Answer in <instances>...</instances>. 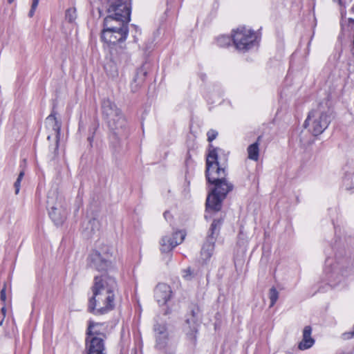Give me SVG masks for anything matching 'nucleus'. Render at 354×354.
Here are the masks:
<instances>
[{
    "label": "nucleus",
    "mask_w": 354,
    "mask_h": 354,
    "mask_svg": "<svg viewBox=\"0 0 354 354\" xmlns=\"http://www.w3.org/2000/svg\"><path fill=\"white\" fill-rule=\"evenodd\" d=\"M227 156L218 147L209 145L206 158L205 178L211 186L207 200L206 209L218 212L221 209L222 202L227 194L234 189L232 183L226 178Z\"/></svg>",
    "instance_id": "obj_1"
},
{
    "label": "nucleus",
    "mask_w": 354,
    "mask_h": 354,
    "mask_svg": "<svg viewBox=\"0 0 354 354\" xmlns=\"http://www.w3.org/2000/svg\"><path fill=\"white\" fill-rule=\"evenodd\" d=\"M101 110L110 131V146L114 153H118L122 149L123 141L129 136L127 122L121 110L109 98L102 100Z\"/></svg>",
    "instance_id": "obj_2"
},
{
    "label": "nucleus",
    "mask_w": 354,
    "mask_h": 354,
    "mask_svg": "<svg viewBox=\"0 0 354 354\" xmlns=\"http://www.w3.org/2000/svg\"><path fill=\"white\" fill-rule=\"evenodd\" d=\"M333 120V110L327 103H320L309 112L304 127H309V131L315 136L322 134Z\"/></svg>",
    "instance_id": "obj_3"
},
{
    "label": "nucleus",
    "mask_w": 354,
    "mask_h": 354,
    "mask_svg": "<svg viewBox=\"0 0 354 354\" xmlns=\"http://www.w3.org/2000/svg\"><path fill=\"white\" fill-rule=\"evenodd\" d=\"M118 284L115 279L107 274L97 275L94 277L93 286L91 288L93 295L90 298V308L91 310H94V306H97V296L105 292L107 297L105 300L109 304V307H111L110 304L113 299V292L117 290Z\"/></svg>",
    "instance_id": "obj_4"
},
{
    "label": "nucleus",
    "mask_w": 354,
    "mask_h": 354,
    "mask_svg": "<svg viewBox=\"0 0 354 354\" xmlns=\"http://www.w3.org/2000/svg\"><path fill=\"white\" fill-rule=\"evenodd\" d=\"M115 257L113 249L110 246H104L99 250L91 252L87 258V266L98 272H107L115 269Z\"/></svg>",
    "instance_id": "obj_5"
},
{
    "label": "nucleus",
    "mask_w": 354,
    "mask_h": 354,
    "mask_svg": "<svg viewBox=\"0 0 354 354\" xmlns=\"http://www.w3.org/2000/svg\"><path fill=\"white\" fill-rule=\"evenodd\" d=\"M111 21L110 18L104 20L100 36L102 41L109 46L124 41L129 32L128 26L120 23L118 26H114Z\"/></svg>",
    "instance_id": "obj_6"
},
{
    "label": "nucleus",
    "mask_w": 354,
    "mask_h": 354,
    "mask_svg": "<svg viewBox=\"0 0 354 354\" xmlns=\"http://www.w3.org/2000/svg\"><path fill=\"white\" fill-rule=\"evenodd\" d=\"M198 309L192 308L191 314L187 317L183 326V332L185 335L186 346L189 354H194L197 345V334L198 324L197 323V315Z\"/></svg>",
    "instance_id": "obj_7"
},
{
    "label": "nucleus",
    "mask_w": 354,
    "mask_h": 354,
    "mask_svg": "<svg viewBox=\"0 0 354 354\" xmlns=\"http://www.w3.org/2000/svg\"><path fill=\"white\" fill-rule=\"evenodd\" d=\"M223 221L221 219H214L208 230L205 242L201 250V258L203 261L209 260L214 250V243L219 234Z\"/></svg>",
    "instance_id": "obj_8"
},
{
    "label": "nucleus",
    "mask_w": 354,
    "mask_h": 354,
    "mask_svg": "<svg viewBox=\"0 0 354 354\" xmlns=\"http://www.w3.org/2000/svg\"><path fill=\"white\" fill-rule=\"evenodd\" d=\"M46 203L48 214L53 222L56 225H62L66 218V212L61 202L57 201L55 192L48 193Z\"/></svg>",
    "instance_id": "obj_9"
},
{
    "label": "nucleus",
    "mask_w": 354,
    "mask_h": 354,
    "mask_svg": "<svg viewBox=\"0 0 354 354\" xmlns=\"http://www.w3.org/2000/svg\"><path fill=\"white\" fill-rule=\"evenodd\" d=\"M233 32L232 41L237 49L248 50L254 46L256 35L253 30L241 27Z\"/></svg>",
    "instance_id": "obj_10"
},
{
    "label": "nucleus",
    "mask_w": 354,
    "mask_h": 354,
    "mask_svg": "<svg viewBox=\"0 0 354 354\" xmlns=\"http://www.w3.org/2000/svg\"><path fill=\"white\" fill-rule=\"evenodd\" d=\"M107 16L120 17L130 20V7L123 0H107Z\"/></svg>",
    "instance_id": "obj_11"
},
{
    "label": "nucleus",
    "mask_w": 354,
    "mask_h": 354,
    "mask_svg": "<svg viewBox=\"0 0 354 354\" xmlns=\"http://www.w3.org/2000/svg\"><path fill=\"white\" fill-rule=\"evenodd\" d=\"M107 297V294L105 292L102 293V295H100L97 296V306H94V310H91L90 308V299L88 300V311L91 313H93L95 315H104L109 311L112 310L115 308V292H113V299L112 301L110 303L111 304V307H109V304L106 302V298Z\"/></svg>",
    "instance_id": "obj_12"
},
{
    "label": "nucleus",
    "mask_w": 354,
    "mask_h": 354,
    "mask_svg": "<svg viewBox=\"0 0 354 354\" xmlns=\"http://www.w3.org/2000/svg\"><path fill=\"white\" fill-rule=\"evenodd\" d=\"M185 238L182 232H176L171 236H165L160 241V250L162 252H169L176 245L180 244Z\"/></svg>",
    "instance_id": "obj_13"
},
{
    "label": "nucleus",
    "mask_w": 354,
    "mask_h": 354,
    "mask_svg": "<svg viewBox=\"0 0 354 354\" xmlns=\"http://www.w3.org/2000/svg\"><path fill=\"white\" fill-rule=\"evenodd\" d=\"M83 354H106L105 341L98 337L85 338V348Z\"/></svg>",
    "instance_id": "obj_14"
},
{
    "label": "nucleus",
    "mask_w": 354,
    "mask_h": 354,
    "mask_svg": "<svg viewBox=\"0 0 354 354\" xmlns=\"http://www.w3.org/2000/svg\"><path fill=\"white\" fill-rule=\"evenodd\" d=\"M98 337L105 341L107 338L106 326L104 323L95 322L92 320L88 322V327L86 331V338Z\"/></svg>",
    "instance_id": "obj_15"
},
{
    "label": "nucleus",
    "mask_w": 354,
    "mask_h": 354,
    "mask_svg": "<svg viewBox=\"0 0 354 354\" xmlns=\"http://www.w3.org/2000/svg\"><path fill=\"white\" fill-rule=\"evenodd\" d=\"M171 290L166 283H158L154 289V298L160 306L165 305L171 297Z\"/></svg>",
    "instance_id": "obj_16"
},
{
    "label": "nucleus",
    "mask_w": 354,
    "mask_h": 354,
    "mask_svg": "<svg viewBox=\"0 0 354 354\" xmlns=\"http://www.w3.org/2000/svg\"><path fill=\"white\" fill-rule=\"evenodd\" d=\"M156 339V346L161 349L165 347L168 339V333L165 324L156 323L153 326Z\"/></svg>",
    "instance_id": "obj_17"
},
{
    "label": "nucleus",
    "mask_w": 354,
    "mask_h": 354,
    "mask_svg": "<svg viewBox=\"0 0 354 354\" xmlns=\"http://www.w3.org/2000/svg\"><path fill=\"white\" fill-rule=\"evenodd\" d=\"M111 54L113 62L118 64H127L131 59V53L121 46L116 47Z\"/></svg>",
    "instance_id": "obj_18"
},
{
    "label": "nucleus",
    "mask_w": 354,
    "mask_h": 354,
    "mask_svg": "<svg viewBox=\"0 0 354 354\" xmlns=\"http://www.w3.org/2000/svg\"><path fill=\"white\" fill-rule=\"evenodd\" d=\"M312 328L310 326H306L303 330L302 340L299 342L298 348L304 351L311 348L315 344V339L311 337Z\"/></svg>",
    "instance_id": "obj_19"
},
{
    "label": "nucleus",
    "mask_w": 354,
    "mask_h": 354,
    "mask_svg": "<svg viewBox=\"0 0 354 354\" xmlns=\"http://www.w3.org/2000/svg\"><path fill=\"white\" fill-rule=\"evenodd\" d=\"M147 72L144 67L139 68L133 78L132 82L131 83V88L132 92L138 91L141 84L144 82L147 76Z\"/></svg>",
    "instance_id": "obj_20"
},
{
    "label": "nucleus",
    "mask_w": 354,
    "mask_h": 354,
    "mask_svg": "<svg viewBox=\"0 0 354 354\" xmlns=\"http://www.w3.org/2000/svg\"><path fill=\"white\" fill-rule=\"evenodd\" d=\"M55 115L56 113L55 111H53L52 113L47 117L46 122L52 126V129L55 132V136H57V138H58L60 137L61 123L57 120Z\"/></svg>",
    "instance_id": "obj_21"
},
{
    "label": "nucleus",
    "mask_w": 354,
    "mask_h": 354,
    "mask_svg": "<svg viewBox=\"0 0 354 354\" xmlns=\"http://www.w3.org/2000/svg\"><path fill=\"white\" fill-rule=\"evenodd\" d=\"M261 136H259L256 142L250 145L248 147V158L252 160H258L259 155V141L261 140Z\"/></svg>",
    "instance_id": "obj_22"
},
{
    "label": "nucleus",
    "mask_w": 354,
    "mask_h": 354,
    "mask_svg": "<svg viewBox=\"0 0 354 354\" xmlns=\"http://www.w3.org/2000/svg\"><path fill=\"white\" fill-rule=\"evenodd\" d=\"M60 137L57 138V136L54 137V143L49 146V152L48 154V158L50 161H54L58 157V149L59 142Z\"/></svg>",
    "instance_id": "obj_23"
},
{
    "label": "nucleus",
    "mask_w": 354,
    "mask_h": 354,
    "mask_svg": "<svg viewBox=\"0 0 354 354\" xmlns=\"http://www.w3.org/2000/svg\"><path fill=\"white\" fill-rule=\"evenodd\" d=\"M232 41V37L228 35H221L217 37L216 43L220 47H226L230 45Z\"/></svg>",
    "instance_id": "obj_24"
},
{
    "label": "nucleus",
    "mask_w": 354,
    "mask_h": 354,
    "mask_svg": "<svg viewBox=\"0 0 354 354\" xmlns=\"http://www.w3.org/2000/svg\"><path fill=\"white\" fill-rule=\"evenodd\" d=\"M109 18L111 19V24L114 26H118L120 23L128 26V23L130 21V20H127L126 18L112 16H106L104 19H108Z\"/></svg>",
    "instance_id": "obj_25"
},
{
    "label": "nucleus",
    "mask_w": 354,
    "mask_h": 354,
    "mask_svg": "<svg viewBox=\"0 0 354 354\" xmlns=\"http://www.w3.org/2000/svg\"><path fill=\"white\" fill-rule=\"evenodd\" d=\"M65 17L69 23H73L77 18L76 9L75 8L67 9L66 10Z\"/></svg>",
    "instance_id": "obj_26"
},
{
    "label": "nucleus",
    "mask_w": 354,
    "mask_h": 354,
    "mask_svg": "<svg viewBox=\"0 0 354 354\" xmlns=\"http://www.w3.org/2000/svg\"><path fill=\"white\" fill-rule=\"evenodd\" d=\"M99 228V222L95 218H91L88 221L86 230H90L89 234H92L95 233L96 230H98Z\"/></svg>",
    "instance_id": "obj_27"
},
{
    "label": "nucleus",
    "mask_w": 354,
    "mask_h": 354,
    "mask_svg": "<svg viewBox=\"0 0 354 354\" xmlns=\"http://www.w3.org/2000/svg\"><path fill=\"white\" fill-rule=\"evenodd\" d=\"M279 298V292L274 287H272L269 291V299L270 300V307H272Z\"/></svg>",
    "instance_id": "obj_28"
},
{
    "label": "nucleus",
    "mask_w": 354,
    "mask_h": 354,
    "mask_svg": "<svg viewBox=\"0 0 354 354\" xmlns=\"http://www.w3.org/2000/svg\"><path fill=\"white\" fill-rule=\"evenodd\" d=\"M183 277L187 280L189 281L192 279L194 277V271L192 270L190 267H188L182 270Z\"/></svg>",
    "instance_id": "obj_29"
},
{
    "label": "nucleus",
    "mask_w": 354,
    "mask_h": 354,
    "mask_svg": "<svg viewBox=\"0 0 354 354\" xmlns=\"http://www.w3.org/2000/svg\"><path fill=\"white\" fill-rule=\"evenodd\" d=\"M207 140L211 142H212L214 140L216 139V138L218 136V132L215 130H213V129H210L207 133Z\"/></svg>",
    "instance_id": "obj_30"
},
{
    "label": "nucleus",
    "mask_w": 354,
    "mask_h": 354,
    "mask_svg": "<svg viewBox=\"0 0 354 354\" xmlns=\"http://www.w3.org/2000/svg\"><path fill=\"white\" fill-rule=\"evenodd\" d=\"M31 8L29 11L28 16L32 17L34 15L35 11L38 6L39 0H32Z\"/></svg>",
    "instance_id": "obj_31"
},
{
    "label": "nucleus",
    "mask_w": 354,
    "mask_h": 354,
    "mask_svg": "<svg viewBox=\"0 0 354 354\" xmlns=\"http://www.w3.org/2000/svg\"><path fill=\"white\" fill-rule=\"evenodd\" d=\"M6 283H4L3 288H2V290H1V292H0V299L3 302H5L6 300Z\"/></svg>",
    "instance_id": "obj_32"
},
{
    "label": "nucleus",
    "mask_w": 354,
    "mask_h": 354,
    "mask_svg": "<svg viewBox=\"0 0 354 354\" xmlns=\"http://www.w3.org/2000/svg\"><path fill=\"white\" fill-rule=\"evenodd\" d=\"M20 184H21V181H19V180H16L15 184H14V186H15V194H17L19 192V189H20Z\"/></svg>",
    "instance_id": "obj_33"
},
{
    "label": "nucleus",
    "mask_w": 354,
    "mask_h": 354,
    "mask_svg": "<svg viewBox=\"0 0 354 354\" xmlns=\"http://www.w3.org/2000/svg\"><path fill=\"white\" fill-rule=\"evenodd\" d=\"M163 216L167 221H169V219L171 217L169 211H165L163 214Z\"/></svg>",
    "instance_id": "obj_34"
},
{
    "label": "nucleus",
    "mask_w": 354,
    "mask_h": 354,
    "mask_svg": "<svg viewBox=\"0 0 354 354\" xmlns=\"http://www.w3.org/2000/svg\"><path fill=\"white\" fill-rule=\"evenodd\" d=\"M24 176V171H21L17 178V180L19 181H21V180L23 179Z\"/></svg>",
    "instance_id": "obj_35"
},
{
    "label": "nucleus",
    "mask_w": 354,
    "mask_h": 354,
    "mask_svg": "<svg viewBox=\"0 0 354 354\" xmlns=\"http://www.w3.org/2000/svg\"><path fill=\"white\" fill-rule=\"evenodd\" d=\"M1 310V313H2L3 317L5 318L6 313V307L5 306L2 307Z\"/></svg>",
    "instance_id": "obj_36"
},
{
    "label": "nucleus",
    "mask_w": 354,
    "mask_h": 354,
    "mask_svg": "<svg viewBox=\"0 0 354 354\" xmlns=\"http://www.w3.org/2000/svg\"><path fill=\"white\" fill-rule=\"evenodd\" d=\"M93 140V136H89L88 138V141L89 142L91 146L92 145Z\"/></svg>",
    "instance_id": "obj_37"
},
{
    "label": "nucleus",
    "mask_w": 354,
    "mask_h": 354,
    "mask_svg": "<svg viewBox=\"0 0 354 354\" xmlns=\"http://www.w3.org/2000/svg\"><path fill=\"white\" fill-rule=\"evenodd\" d=\"M348 22H349V23H353V24H354V19H353V18H349V19H348Z\"/></svg>",
    "instance_id": "obj_38"
},
{
    "label": "nucleus",
    "mask_w": 354,
    "mask_h": 354,
    "mask_svg": "<svg viewBox=\"0 0 354 354\" xmlns=\"http://www.w3.org/2000/svg\"><path fill=\"white\" fill-rule=\"evenodd\" d=\"M3 320H4V318L2 317L1 320L0 321V326H2Z\"/></svg>",
    "instance_id": "obj_39"
},
{
    "label": "nucleus",
    "mask_w": 354,
    "mask_h": 354,
    "mask_svg": "<svg viewBox=\"0 0 354 354\" xmlns=\"http://www.w3.org/2000/svg\"><path fill=\"white\" fill-rule=\"evenodd\" d=\"M8 3H12L15 0H7Z\"/></svg>",
    "instance_id": "obj_40"
},
{
    "label": "nucleus",
    "mask_w": 354,
    "mask_h": 354,
    "mask_svg": "<svg viewBox=\"0 0 354 354\" xmlns=\"http://www.w3.org/2000/svg\"><path fill=\"white\" fill-rule=\"evenodd\" d=\"M351 11L354 12V5L353 6V7L351 8Z\"/></svg>",
    "instance_id": "obj_41"
},
{
    "label": "nucleus",
    "mask_w": 354,
    "mask_h": 354,
    "mask_svg": "<svg viewBox=\"0 0 354 354\" xmlns=\"http://www.w3.org/2000/svg\"><path fill=\"white\" fill-rule=\"evenodd\" d=\"M50 138H51V136L49 135V136H48L47 139H48V140H50Z\"/></svg>",
    "instance_id": "obj_42"
},
{
    "label": "nucleus",
    "mask_w": 354,
    "mask_h": 354,
    "mask_svg": "<svg viewBox=\"0 0 354 354\" xmlns=\"http://www.w3.org/2000/svg\"><path fill=\"white\" fill-rule=\"evenodd\" d=\"M339 1V3L341 4L342 3V1L341 0H338Z\"/></svg>",
    "instance_id": "obj_43"
}]
</instances>
